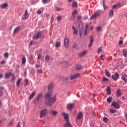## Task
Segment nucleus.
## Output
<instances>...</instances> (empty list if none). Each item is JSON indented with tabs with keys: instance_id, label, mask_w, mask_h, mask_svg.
Listing matches in <instances>:
<instances>
[{
	"instance_id": "47",
	"label": "nucleus",
	"mask_w": 127,
	"mask_h": 127,
	"mask_svg": "<svg viewBox=\"0 0 127 127\" xmlns=\"http://www.w3.org/2000/svg\"><path fill=\"white\" fill-rule=\"evenodd\" d=\"M56 9H57V11H60V10H62V9H63L59 7H56Z\"/></svg>"
},
{
	"instance_id": "49",
	"label": "nucleus",
	"mask_w": 127,
	"mask_h": 127,
	"mask_svg": "<svg viewBox=\"0 0 127 127\" xmlns=\"http://www.w3.org/2000/svg\"><path fill=\"white\" fill-rule=\"evenodd\" d=\"M0 64H1V65H4V64H5V61H1L0 63Z\"/></svg>"
},
{
	"instance_id": "1",
	"label": "nucleus",
	"mask_w": 127,
	"mask_h": 127,
	"mask_svg": "<svg viewBox=\"0 0 127 127\" xmlns=\"http://www.w3.org/2000/svg\"><path fill=\"white\" fill-rule=\"evenodd\" d=\"M53 88H54V84L51 83L49 84L47 93L45 95V104L47 106L52 107L53 104L56 101V96L52 97V92H53Z\"/></svg>"
},
{
	"instance_id": "19",
	"label": "nucleus",
	"mask_w": 127,
	"mask_h": 127,
	"mask_svg": "<svg viewBox=\"0 0 127 127\" xmlns=\"http://www.w3.org/2000/svg\"><path fill=\"white\" fill-rule=\"evenodd\" d=\"M81 118H83V113L82 112H79L78 114V115L77 116L76 119L77 120H80Z\"/></svg>"
},
{
	"instance_id": "3",
	"label": "nucleus",
	"mask_w": 127,
	"mask_h": 127,
	"mask_svg": "<svg viewBox=\"0 0 127 127\" xmlns=\"http://www.w3.org/2000/svg\"><path fill=\"white\" fill-rule=\"evenodd\" d=\"M43 94L42 93H41L38 94L37 98V103L39 104L40 103H42V97Z\"/></svg>"
},
{
	"instance_id": "60",
	"label": "nucleus",
	"mask_w": 127,
	"mask_h": 127,
	"mask_svg": "<svg viewBox=\"0 0 127 127\" xmlns=\"http://www.w3.org/2000/svg\"><path fill=\"white\" fill-rule=\"evenodd\" d=\"M68 79H69V77H65L64 78V80L65 81H67Z\"/></svg>"
},
{
	"instance_id": "46",
	"label": "nucleus",
	"mask_w": 127,
	"mask_h": 127,
	"mask_svg": "<svg viewBox=\"0 0 127 127\" xmlns=\"http://www.w3.org/2000/svg\"><path fill=\"white\" fill-rule=\"evenodd\" d=\"M103 7L104 9H108L109 8V7L108 6L105 5V2H103Z\"/></svg>"
},
{
	"instance_id": "22",
	"label": "nucleus",
	"mask_w": 127,
	"mask_h": 127,
	"mask_svg": "<svg viewBox=\"0 0 127 127\" xmlns=\"http://www.w3.org/2000/svg\"><path fill=\"white\" fill-rule=\"evenodd\" d=\"M11 76H12V73L11 72L5 74V77L6 78V79L9 78Z\"/></svg>"
},
{
	"instance_id": "27",
	"label": "nucleus",
	"mask_w": 127,
	"mask_h": 127,
	"mask_svg": "<svg viewBox=\"0 0 127 127\" xmlns=\"http://www.w3.org/2000/svg\"><path fill=\"white\" fill-rule=\"evenodd\" d=\"M105 74L106 75L107 77H108L109 78H110V77H111V74L110 73L109 71H108V70H105Z\"/></svg>"
},
{
	"instance_id": "61",
	"label": "nucleus",
	"mask_w": 127,
	"mask_h": 127,
	"mask_svg": "<svg viewBox=\"0 0 127 127\" xmlns=\"http://www.w3.org/2000/svg\"><path fill=\"white\" fill-rule=\"evenodd\" d=\"M14 81V76L12 75V81L13 82Z\"/></svg>"
},
{
	"instance_id": "63",
	"label": "nucleus",
	"mask_w": 127,
	"mask_h": 127,
	"mask_svg": "<svg viewBox=\"0 0 127 127\" xmlns=\"http://www.w3.org/2000/svg\"><path fill=\"white\" fill-rule=\"evenodd\" d=\"M17 127H20V123L19 122L17 125Z\"/></svg>"
},
{
	"instance_id": "31",
	"label": "nucleus",
	"mask_w": 127,
	"mask_h": 127,
	"mask_svg": "<svg viewBox=\"0 0 127 127\" xmlns=\"http://www.w3.org/2000/svg\"><path fill=\"white\" fill-rule=\"evenodd\" d=\"M110 112L111 114H115V113H117V110L114 109H110Z\"/></svg>"
},
{
	"instance_id": "29",
	"label": "nucleus",
	"mask_w": 127,
	"mask_h": 127,
	"mask_svg": "<svg viewBox=\"0 0 127 127\" xmlns=\"http://www.w3.org/2000/svg\"><path fill=\"white\" fill-rule=\"evenodd\" d=\"M72 29L73 30V33L74 34H78V30L75 28V27L72 26Z\"/></svg>"
},
{
	"instance_id": "55",
	"label": "nucleus",
	"mask_w": 127,
	"mask_h": 127,
	"mask_svg": "<svg viewBox=\"0 0 127 127\" xmlns=\"http://www.w3.org/2000/svg\"><path fill=\"white\" fill-rule=\"evenodd\" d=\"M35 67H36V68H39V67H40V65H39L38 64H36Z\"/></svg>"
},
{
	"instance_id": "36",
	"label": "nucleus",
	"mask_w": 127,
	"mask_h": 127,
	"mask_svg": "<svg viewBox=\"0 0 127 127\" xmlns=\"http://www.w3.org/2000/svg\"><path fill=\"white\" fill-rule=\"evenodd\" d=\"M45 61H49L50 60V56H46L45 57Z\"/></svg>"
},
{
	"instance_id": "38",
	"label": "nucleus",
	"mask_w": 127,
	"mask_h": 127,
	"mask_svg": "<svg viewBox=\"0 0 127 127\" xmlns=\"http://www.w3.org/2000/svg\"><path fill=\"white\" fill-rule=\"evenodd\" d=\"M103 121L104 122V123H108V121H109V119H108V118L107 117H104L103 119Z\"/></svg>"
},
{
	"instance_id": "59",
	"label": "nucleus",
	"mask_w": 127,
	"mask_h": 127,
	"mask_svg": "<svg viewBox=\"0 0 127 127\" xmlns=\"http://www.w3.org/2000/svg\"><path fill=\"white\" fill-rule=\"evenodd\" d=\"M81 18H82V16H78L77 17L78 20H80V19H81Z\"/></svg>"
},
{
	"instance_id": "28",
	"label": "nucleus",
	"mask_w": 127,
	"mask_h": 127,
	"mask_svg": "<svg viewBox=\"0 0 127 127\" xmlns=\"http://www.w3.org/2000/svg\"><path fill=\"white\" fill-rule=\"evenodd\" d=\"M35 94H36L35 92H32L29 97V99L32 100V99H33V98L34 97V96H35Z\"/></svg>"
},
{
	"instance_id": "41",
	"label": "nucleus",
	"mask_w": 127,
	"mask_h": 127,
	"mask_svg": "<svg viewBox=\"0 0 127 127\" xmlns=\"http://www.w3.org/2000/svg\"><path fill=\"white\" fill-rule=\"evenodd\" d=\"M112 100H113V98L109 97V98H107V101L108 103H110L112 102Z\"/></svg>"
},
{
	"instance_id": "42",
	"label": "nucleus",
	"mask_w": 127,
	"mask_h": 127,
	"mask_svg": "<svg viewBox=\"0 0 127 127\" xmlns=\"http://www.w3.org/2000/svg\"><path fill=\"white\" fill-rule=\"evenodd\" d=\"M37 73L38 74H42V73H43V71H42V69H38L37 70Z\"/></svg>"
},
{
	"instance_id": "58",
	"label": "nucleus",
	"mask_w": 127,
	"mask_h": 127,
	"mask_svg": "<svg viewBox=\"0 0 127 127\" xmlns=\"http://www.w3.org/2000/svg\"><path fill=\"white\" fill-rule=\"evenodd\" d=\"M87 29H88V25H87L86 26V30L85 32V34H87Z\"/></svg>"
},
{
	"instance_id": "24",
	"label": "nucleus",
	"mask_w": 127,
	"mask_h": 127,
	"mask_svg": "<svg viewBox=\"0 0 127 127\" xmlns=\"http://www.w3.org/2000/svg\"><path fill=\"white\" fill-rule=\"evenodd\" d=\"M109 15L110 17H113V16H114V10H113V9L110 10L109 13Z\"/></svg>"
},
{
	"instance_id": "6",
	"label": "nucleus",
	"mask_w": 127,
	"mask_h": 127,
	"mask_svg": "<svg viewBox=\"0 0 127 127\" xmlns=\"http://www.w3.org/2000/svg\"><path fill=\"white\" fill-rule=\"evenodd\" d=\"M99 15H101V12L97 11L95 13L91 16L90 19H94V18H96L97 16H99Z\"/></svg>"
},
{
	"instance_id": "50",
	"label": "nucleus",
	"mask_w": 127,
	"mask_h": 127,
	"mask_svg": "<svg viewBox=\"0 0 127 127\" xmlns=\"http://www.w3.org/2000/svg\"><path fill=\"white\" fill-rule=\"evenodd\" d=\"M118 6H119V4L113 5V9L115 8H116V7H118Z\"/></svg>"
},
{
	"instance_id": "10",
	"label": "nucleus",
	"mask_w": 127,
	"mask_h": 127,
	"mask_svg": "<svg viewBox=\"0 0 127 127\" xmlns=\"http://www.w3.org/2000/svg\"><path fill=\"white\" fill-rule=\"evenodd\" d=\"M80 77V74L77 73L75 75H72L70 76V80H74V79H77V78H79Z\"/></svg>"
},
{
	"instance_id": "64",
	"label": "nucleus",
	"mask_w": 127,
	"mask_h": 127,
	"mask_svg": "<svg viewBox=\"0 0 127 127\" xmlns=\"http://www.w3.org/2000/svg\"><path fill=\"white\" fill-rule=\"evenodd\" d=\"M2 90H3V87H2V86L0 87V91H1Z\"/></svg>"
},
{
	"instance_id": "54",
	"label": "nucleus",
	"mask_w": 127,
	"mask_h": 127,
	"mask_svg": "<svg viewBox=\"0 0 127 127\" xmlns=\"http://www.w3.org/2000/svg\"><path fill=\"white\" fill-rule=\"evenodd\" d=\"M47 0H42L43 3H47Z\"/></svg>"
},
{
	"instance_id": "18",
	"label": "nucleus",
	"mask_w": 127,
	"mask_h": 127,
	"mask_svg": "<svg viewBox=\"0 0 127 127\" xmlns=\"http://www.w3.org/2000/svg\"><path fill=\"white\" fill-rule=\"evenodd\" d=\"M90 44L88 46L89 47H92V45L93 44V42H94V37H93L92 36H91L90 37Z\"/></svg>"
},
{
	"instance_id": "57",
	"label": "nucleus",
	"mask_w": 127,
	"mask_h": 127,
	"mask_svg": "<svg viewBox=\"0 0 127 127\" xmlns=\"http://www.w3.org/2000/svg\"><path fill=\"white\" fill-rule=\"evenodd\" d=\"M124 43V41H120L119 43V45H122V44H123V43Z\"/></svg>"
},
{
	"instance_id": "14",
	"label": "nucleus",
	"mask_w": 127,
	"mask_h": 127,
	"mask_svg": "<svg viewBox=\"0 0 127 127\" xmlns=\"http://www.w3.org/2000/svg\"><path fill=\"white\" fill-rule=\"evenodd\" d=\"M74 105L73 103L67 105V108L68 111H71L74 108Z\"/></svg>"
},
{
	"instance_id": "32",
	"label": "nucleus",
	"mask_w": 127,
	"mask_h": 127,
	"mask_svg": "<svg viewBox=\"0 0 127 127\" xmlns=\"http://www.w3.org/2000/svg\"><path fill=\"white\" fill-rule=\"evenodd\" d=\"M51 114H52L53 115V116H57L58 112L53 110L51 112Z\"/></svg>"
},
{
	"instance_id": "7",
	"label": "nucleus",
	"mask_w": 127,
	"mask_h": 127,
	"mask_svg": "<svg viewBox=\"0 0 127 127\" xmlns=\"http://www.w3.org/2000/svg\"><path fill=\"white\" fill-rule=\"evenodd\" d=\"M41 32H38L36 35H34L33 37V39L36 40L41 37Z\"/></svg>"
},
{
	"instance_id": "62",
	"label": "nucleus",
	"mask_w": 127,
	"mask_h": 127,
	"mask_svg": "<svg viewBox=\"0 0 127 127\" xmlns=\"http://www.w3.org/2000/svg\"><path fill=\"white\" fill-rule=\"evenodd\" d=\"M76 44H74L72 46V48H76Z\"/></svg>"
},
{
	"instance_id": "44",
	"label": "nucleus",
	"mask_w": 127,
	"mask_h": 127,
	"mask_svg": "<svg viewBox=\"0 0 127 127\" xmlns=\"http://www.w3.org/2000/svg\"><path fill=\"white\" fill-rule=\"evenodd\" d=\"M102 48L103 47H99L98 50V54H99L100 52H102V51H103V50H102Z\"/></svg>"
},
{
	"instance_id": "56",
	"label": "nucleus",
	"mask_w": 127,
	"mask_h": 127,
	"mask_svg": "<svg viewBox=\"0 0 127 127\" xmlns=\"http://www.w3.org/2000/svg\"><path fill=\"white\" fill-rule=\"evenodd\" d=\"M3 96V94L2 93V91H0V97H2Z\"/></svg>"
},
{
	"instance_id": "40",
	"label": "nucleus",
	"mask_w": 127,
	"mask_h": 127,
	"mask_svg": "<svg viewBox=\"0 0 127 127\" xmlns=\"http://www.w3.org/2000/svg\"><path fill=\"white\" fill-rule=\"evenodd\" d=\"M20 81H21V79L20 78H19L18 80L16 82V86H19V84H20Z\"/></svg>"
},
{
	"instance_id": "9",
	"label": "nucleus",
	"mask_w": 127,
	"mask_h": 127,
	"mask_svg": "<svg viewBox=\"0 0 127 127\" xmlns=\"http://www.w3.org/2000/svg\"><path fill=\"white\" fill-rule=\"evenodd\" d=\"M112 105L113 107L115 108V109H119L120 108V104L119 103L116 102L115 101H114L112 103Z\"/></svg>"
},
{
	"instance_id": "20",
	"label": "nucleus",
	"mask_w": 127,
	"mask_h": 127,
	"mask_svg": "<svg viewBox=\"0 0 127 127\" xmlns=\"http://www.w3.org/2000/svg\"><path fill=\"white\" fill-rule=\"evenodd\" d=\"M106 92L108 95H111V87L108 86L106 89Z\"/></svg>"
},
{
	"instance_id": "15",
	"label": "nucleus",
	"mask_w": 127,
	"mask_h": 127,
	"mask_svg": "<svg viewBox=\"0 0 127 127\" xmlns=\"http://www.w3.org/2000/svg\"><path fill=\"white\" fill-rule=\"evenodd\" d=\"M20 30V27L19 26L15 28L13 32L14 35L17 34V32H18V31H19Z\"/></svg>"
},
{
	"instance_id": "13",
	"label": "nucleus",
	"mask_w": 127,
	"mask_h": 127,
	"mask_svg": "<svg viewBox=\"0 0 127 127\" xmlns=\"http://www.w3.org/2000/svg\"><path fill=\"white\" fill-rule=\"evenodd\" d=\"M122 79L124 81L125 83H127V75L124 73L122 75Z\"/></svg>"
},
{
	"instance_id": "48",
	"label": "nucleus",
	"mask_w": 127,
	"mask_h": 127,
	"mask_svg": "<svg viewBox=\"0 0 127 127\" xmlns=\"http://www.w3.org/2000/svg\"><path fill=\"white\" fill-rule=\"evenodd\" d=\"M107 81H109V78H106V77H104L103 79V82H107Z\"/></svg>"
},
{
	"instance_id": "23",
	"label": "nucleus",
	"mask_w": 127,
	"mask_h": 127,
	"mask_svg": "<svg viewBox=\"0 0 127 127\" xmlns=\"http://www.w3.org/2000/svg\"><path fill=\"white\" fill-rule=\"evenodd\" d=\"M13 123H14V119H11L9 121L8 125V126H12V125H13Z\"/></svg>"
},
{
	"instance_id": "30",
	"label": "nucleus",
	"mask_w": 127,
	"mask_h": 127,
	"mask_svg": "<svg viewBox=\"0 0 127 127\" xmlns=\"http://www.w3.org/2000/svg\"><path fill=\"white\" fill-rule=\"evenodd\" d=\"M25 63H26V59H25V57L23 56L22 59V64H25Z\"/></svg>"
},
{
	"instance_id": "43",
	"label": "nucleus",
	"mask_w": 127,
	"mask_h": 127,
	"mask_svg": "<svg viewBox=\"0 0 127 127\" xmlns=\"http://www.w3.org/2000/svg\"><path fill=\"white\" fill-rule=\"evenodd\" d=\"M62 19V16L59 15L57 17V20L58 21H60Z\"/></svg>"
},
{
	"instance_id": "11",
	"label": "nucleus",
	"mask_w": 127,
	"mask_h": 127,
	"mask_svg": "<svg viewBox=\"0 0 127 127\" xmlns=\"http://www.w3.org/2000/svg\"><path fill=\"white\" fill-rule=\"evenodd\" d=\"M87 53H88V51L85 50V51H83L79 53L78 55H79V57H84V56L86 55V54H87Z\"/></svg>"
},
{
	"instance_id": "21",
	"label": "nucleus",
	"mask_w": 127,
	"mask_h": 127,
	"mask_svg": "<svg viewBox=\"0 0 127 127\" xmlns=\"http://www.w3.org/2000/svg\"><path fill=\"white\" fill-rule=\"evenodd\" d=\"M64 127H72V125L69 122H66V123L64 125Z\"/></svg>"
},
{
	"instance_id": "45",
	"label": "nucleus",
	"mask_w": 127,
	"mask_h": 127,
	"mask_svg": "<svg viewBox=\"0 0 127 127\" xmlns=\"http://www.w3.org/2000/svg\"><path fill=\"white\" fill-rule=\"evenodd\" d=\"M42 12H43V11H41V10H40V9L38 10L37 11V14H41V13H42Z\"/></svg>"
},
{
	"instance_id": "34",
	"label": "nucleus",
	"mask_w": 127,
	"mask_h": 127,
	"mask_svg": "<svg viewBox=\"0 0 127 127\" xmlns=\"http://www.w3.org/2000/svg\"><path fill=\"white\" fill-rule=\"evenodd\" d=\"M3 57H4V58H8V56H9V54H8V53H4L3 54Z\"/></svg>"
},
{
	"instance_id": "37",
	"label": "nucleus",
	"mask_w": 127,
	"mask_h": 127,
	"mask_svg": "<svg viewBox=\"0 0 127 127\" xmlns=\"http://www.w3.org/2000/svg\"><path fill=\"white\" fill-rule=\"evenodd\" d=\"M72 7L75 8V7H77L78 6V4H77V2H73L72 3Z\"/></svg>"
},
{
	"instance_id": "25",
	"label": "nucleus",
	"mask_w": 127,
	"mask_h": 127,
	"mask_svg": "<svg viewBox=\"0 0 127 127\" xmlns=\"http://www.w3.org/2000/svg\"><path fill=\"white\" fill-rule=\"evenodd\" d=\"M117 97H121L122 96V92H121V90L118 89L117 91Z\"/></svg>"
},
{
	"instance_id": "12",
	"label": "nucleus",
	"mask_w": 127,
	"mask_h": 127,
	"mask_svg": "<svg viewBox=\"0 0 127 127\" xmlns=\"http://www.w3.org/2000/svg\"><path fill=\"white\" fill-rule=\"evenodd\" d=\"M69 43V39L68 38H65L64 41V45L65 47H68L69 46L68 44Z\"/></svg>"
},
{
	"instance_id": "33",
	"label": "nucleus",
	"mask_w": 127,
	"mask_h": 127,
	"mask_svg": "<svg viewBox=\"0 0 127 127\" xmlns=\"http://www.w3.org/2000/svg\"><path fill=\"white\" fill-rule=\"evenodd\" d=\"M61 45V43H60V42H57L56 43V47L57 48H58V47H60Z\"/></svg>"
},
{
	"instance_id": "26",
	"label": "nucleus",
	"mask_w": 127,
	"mask_h": 127,
	"mask_svg": "<svg viewBox=\"0 0 127 127\" xmlns=\"http://www.w3.org/2000/svg\"><path fill=\"white\" fill-rule=\"evenodd\" d=\"M76 70H82V69H83V66L80 64H78L76 66Z\"/></svg>"
},
{
	"instance_id": "17",
	"label": "nucleus",
	"mask_w": 127,
	"mask_h": 127,
	"mask_svg": "<svg viewBox=\"0 0 127 127\" xmlns=\"http://www.w3.org/2000/svg\"><path fill=\"white\" fill-rule=\"evenodd\" d=\"M75 14H77V10L72 12V16L71 17V20H74L75 19V17H76V16H75Z\"/></svg>"
},
{
	"instance_id": "39",
	"label": "nucleus",
	"mask_w": 127,
	"mask_h": 127,
	"mask_svg": "<svg viewBox=\"0 0 127 127\" xmlns=\"http://www.w3.org/2000/svg\"><path fill=\"white\" fill-rule=\"evenodd\" d=\"M100 58L101 60H102L103 61H104L105 60V55H101L100 56Z\"/></svg>"
},
{
	"instance_id": "16",
	"label": "nucleus",
	"mask_w": 127,
	"mask_h": 127,
	"mask_svg": "<svg viewBox=\"0 0 127 127\" xmlns=\"http://www.w3.org/2000/svg\"><path fill=\"white\" fill-rule=\"evenodd\" d=\"M1 8H2L3 9H4L5 8H7V7H8V3H5L4 4H2L0 5Z\"/></svg>"
},
{
	"instance_id": "5",
	"label": "nucleus",
	"mask_w": 127,
	"mask_h": 127,
	"mask_svg": "<svg viewBox=\"0 0 127 127\" xmlns=\"http://www.w3.org/2000/svg\"><path fill=\"white\" fill-rule=\"evenodd\" d=\"M112 78L114 81H117L118 79H120V74L118 72H116L115 74L112 75Z\"/></svg>"
},
{
	"instance_id": "51",
	"label": "nucleus",
	"mask_w": 127,
	"mask_h": 127,
	"mask_svg": "<svg viewBox=\"0 0 127 127\" xmlns=\"http://www.w3.org/2000/svg\"><path fill=\"white\" fill-rule=\"evenodd\" d=\"M27 84H28V80H27V79H26L25 80V84L24 86H27Z\"/></svg>"
},
{
	"instance_id": "2",
	"label": "nucleus",
	"mask_w": 127,
	"mask_h": 127,
	"mask_svg": "<svg viewBox=\"0 0 127 127\" xmlns=\"http://www.w3.org/2000/svg\"><path fill=\"white\" fill-rule=\"evenodd\" d=\"M48 115V109L45 108L40 111V119H42Z\"/></svg>"
},
{
	"instance_id": "35",
	"label": "nucleus",
	"mask_w": 127,
	"mask_h": 127,
	"mask_svg": "<svg viewBox=\"0 0 127 127\" xmlns=\"http://www.w3.org/2000/svg\"><path fill=\"white\" fill-rule=\"evenodd\" d=\"M123 53L124 56L125 57H127V50H124L123 52Z\"/></svg>"
},
{
	"instance_id": "53",
	"label": "nucleus",
	"mask_w": 127,
	"mask_h": 127,
	"mask_svg": "<svg viewBox=\"0 0 127 127\" xmlns=\"http://www.w3.org/2000/svg\"><path fill=\"white\" fill-rule=\"evenodd\" d=\"M101 29V26H98V27H97V30L98 31H100V30Z\"/></svg>"
},
{
	"instance_id": "52",
	"label": "nucleus",
	"mask_w": 127,
	"mask_h": 127,
	"mask_svg": "<svg viewBox=\"0 0 127 127\" xmlns=\"http://www.w3.org/2000/svg\"><path fill=\"white\" fill-rule=\"evenodd\" d=\"M36 103H37V100L36 99H34L33 100V104H36Z\"/></svg>"
},
{
	"instance_id": "4",
	"label": "nucleus",
	"mask_w": 127,
	"mask_h": 127,
	"mask_svg": "<svg viewBox=\"0 0 127 127\" xmlns=\"http://www.w3.org/2000/svg\"><path fill=\"white\" fill-rule=\"evenodd\" d=\"M28 16H29V15L28 14V11L26 10L23 16L22 17V19L23 20H27V19H28Z\"/></svg>"
},
{
	"instance_id": "8",
	"label": "nucleus",
	"mask_w": 127,
	"mask_h": 127,
	"mask_svg": "<svg viewBox=\"0 0 127 127\" xmlns=\"http://www.w3.org/2000/svg\"><path fill=\"white\" fill-rule=\"evenodd\" d=\"M62 115L63 116V117H64L65 122H69V114L65 113V112H64L62 113Z\"/></svg>"
}]
</instances>
